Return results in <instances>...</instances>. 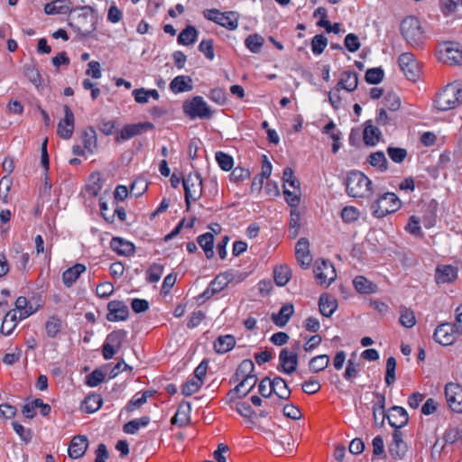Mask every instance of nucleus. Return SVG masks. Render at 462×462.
<instances>
[{"mask_svg": "<svg viewBox=\"0 0 462 462\" xmlns=\"http://www.w3.org/2000/svg\"><path fill=\"white\" fill-rule=\"evenodd\" d=\"M198 244L204 250L205 255L208 259H210L214 255V236L210 233H205L198 236Z\"/></svg>", "mask_w": 462, "mask_h": 462, "instance_id": "nucleus-42", "label": "nucleus"}, {"mask_svg": "<svg viewBox=\"0 0 462 462\" xmlns=\"http://www.w3.org/2000/svg\"><path fill=\"white\" fill-rule=\"evenodd\" d=\"M236 345V339L232 335L219 336L214 343V348L218 354L230 351Z\"/></svg>", "mask_w": 462, "mask_h": 462, "instance_id": "nucleus-40", "label": "nucleus"}, {"mask_svg": "<svg viewBox=\"0 0 462 462\" xmlns=\"http://www.w3.org/2000/svg\"><path fill=\"white\" fill-rule=\"evenodd\" d=\"M402 207V201L393 192H385L371 205L373 215L382 218L389 214L396 212Z\"/></svg>", "mask_w": 462, "mask_h": 462, "instance_id": "nucleus-7", "label": "nucleus"}, {"mask_svg": "<svg viewBox=\"0 0 462 462\" xmlns=\"http://www.w3.org/2000/svg\"><path fill=\"white\" fill-rule=\"evenodd\" d=\"M198 39V31L192 25H188L178 36V43L181 45H191Z\"/></svg>", "mask_w": 462, "mask_h": 462, "instance_id": "nucleus-43", "label": "nucleus"}, {"mask_svg": "<svg viewBox=\"0 0 462 462\" xmlns=\"http://www.w3.org/2000/svg\"><path fill=\"white\" fill-rule=\"evenodd\" d=\"M257 376H249L240 379V383L235 389L228 393V397L233 400L236 396L245 397L248 394L257 393Z\"/></svg>", "mask_w": 462, "mask_h": 462, "instance_id": "nucleus-18", "label": "nucleus"}, {"mask_svg": "<svg viewBox=\"0 0 462 462\" xmlns=\"http://www.w3.org/2000/svg\"><path fill=\"white\" fill-rule=\"evenodd\" d=\"M328 45V39L323 34L315 35L311 41V50L314 54H321Z\"/></svg>", "mask_w": 462, "mask_h": 462, "instance_id": "nucleus-60", "label": "nucleus"}, {"mask_svg": "<svg viewBox=\"0 0 462 462\" xmlns=\"http://www.w3.org/2000/svg\"><path fill=\"white\" fill-rule=\"evenodd\" d=\"M291 391L282 377L262 379V397L267 399L266 404L282 406V402L290 398Z\"/></svg>", "mask_w": 462, "mask_h": 462, "instance_id": "nucleus-1", "label": "nucleus"}, {"mask_svg": "<svg viewBox=\"0 0 462 462\" xmlns=\"http://www.w3.org/2000/svg\"><path fill=\"white\" fill-rule=\"evenodd\" d=\"M203 384V380L191 378L186 382L182 388L181 393L185 396H190L199 392Z\"/></svg>", "mask_w": 462, "mask_h": 462, "instance_id": "nucleus-54", "label": "nucleus"}, {"mask_svg": "<svg viewBox=\"0 0 462 462\" xmlns=\"http://www.w3.org/2000/svg\"><path fill=\"white\" fill-rule=\"evenodd\" d=\"M150 396H152V393L149 391L135 393L128 402L124 410L126 412H133L135 410H138L147 402V399Z\"/></svg>", "mask_w": 462, "mask_h": 462, "instance_id": "nucleus-41", "label": "nucleus"}, {"mask_svg": "<svg viewBox=\"0 0 462 462\" xmlns=\"http://www.w3.org/2000/svg\"><path fill=\"white\" fill-rule=\"evenodd\" d=\"M396 360L393 356H390L386 361L385 383L390 386L395 381Z\"/></svg>", "mask_w": 462, "mask_h": 462, "instance_id": "nucleus-59", "label": "nucleus"}, {"mask_svg": "<svg viewBox=\"0 0 462 462\" xmlns=\"http://www.w3.org/2000/svg\"><path fill=\"white\" fill-rule=\"evenodd\" d=\"M260 384L257 393L249 396L248 399L239 401L236 403V411L243 417L245 425L249 429L257 428L260 421Z\"/></svg>", "mask_w": 462, "mask_h": 462, "instance_id": "nucleus-2", "label": "nucleus"}, {"mask_svg": "<svg viewBox=\"0 0 462 462\" xmlns=\"http://www.w3.org/2000/svg\"><path fill=\"white\" fill-rule=\"evenodd\" d=\"M185 191V203L187 209L190 208L191 201H197L202 195V178L199 172L189 173L182 180Z\"/></svg>", "mask_w": 462, "mask_h": 462, "instance_id": "nucleus-9", "label": "nucleus"}, {"mask_svg": "<svg viewBox=\"0 0 462 462\" xmlns=\"http://www.w3.org/2000/svg\"><path fill=\"white\" fill-rule=\"evenodd\" d=\"M74 11L69 0H53L44 5L47 14H66Z\"/></svg>", "mask_w": 462, "mask_h": 462, "instance_id": "nucleus-25", "label": "nucleus"}, {"mask_svg": "<svg viewBox=\"0 0 462 462\" xmlns=\"http://www.w3.org/2000/svg\"><path fill=\"white\" fill-rule=\"evenodd\" d=\"M110 247L119 255L130 256L134 253V245L133 243L121 237H113L110 242Z\"/></svg>", "mask_w": 462, "mask_h": 462, "instance_id": "nucleus-27", "label": "nucleus"}, {"mask_svg": "<svg viewBox=\"0 0 462 462\" xmlns=\"http://www.w3.org/2000/svg\"><path fill=\"white\" fill-rule=\"evenodd\" d=\"M384 73L381 68H373L367 69L365 79L369 84H378L383 79Z\"/></svg>", "mask_w": 462, "mask_h": 462, "instance_id": "nucleus-61", "label": "nucleus"}, {"mask_svg": "<svg viewBox=\"0 0 462 462\" xmlns=\"http://www.w3.org/2000/svg\"><path fill=\"white\" fill-rule=\"evenodd\" d=\"M329 356L328 355H319L310 359L309 368L313 373H319L328 367Z\"/></svg>", "mask_w": 462, "mask_h": 462, "instance_id": "nucleus-48", "label": "nucleus"}, {"mask_svg": "<svg viewBox=\"0 0 462 462\" xmlns=\"http://www.w3.org/2000/svg\"><path fill=\"white\" fill-rule=\"evenodd\" d=\"M440 9L448 16L455 13L458 6H462V0H439Z\"/></svg>", "mask_w": 462, "mask_h": 462, "instance_id": "nucleus-57", "label": "nucleus"}, {"mask_svg": "<svg viewBox=\"0 0 462 462\" xmlns=\"http://www.w3.org/2000/svg\"><path fill=\"white\" fill-rule=\"evenodd\" d=\"M399 66L406 78L411 80H415L419 76V65L415 56L411 52H404L399 56Z\"/></svg>", "mask_w": 462, "mask_h": 462, "instance_id": "nucleus-17", "label": "nucleus"}, {"mask_svg": "<svg viewBox=\"0 0 462 462\" xmlns=\"http://www.w3.org/2000/svg\"><path fill=\"white\" fill-rule=\"evenodd\" d=\"M183 111L190 119L210 118L212 112L203 97L197 96L183 104Z\"/></svg>", "mask_w": 462, "mask_h": 462, "instance_id": "nucleus-10", "label": "nucleus"}, {"mask_svg": "<svg viewBox=\"0 0 462 462\" xmlns=\"http://www.w3.org/2000/svg\"><path fill=\"white\" fill-rule=\"evenodd\" d=\"M192 79L189 76L180 75L170 83V89L174 94H180L192 90Z\"/></svg>", "mask_w": 462, "mask_h": 462, "instance_id": "nucleus-28", "label": "nucleus"}, {"mask_svg": "<svg viewBox=\"0 0 462 462\" xmlns=\"http://www.w3.org/2000/svg\"><path fill=\"white\" fill-rule=\"evenodd\" d=\"M383 104L390 111H397L401 107V98L395 93H388L383 97Z\"/></svg>", "mask_w": 462, "mask_h": 462, "instance_id": "nucleus-63", "label": "nucleus"}, {"mask_svg": "<svg viewBox=\"0 0 462 462\" xmlns=\"http://www.w3.org/2000/svg\"><path fill=\"white\" fill-rule=\"evenodd\" d=\"M216 161L219 167L224 171H230L234 165L233 158L223 152H217L216 153Z\"/></svg>", "mask_w": 462, "mask_h": 462, "instance_id": "nucleus-62", "label": "nucleus"}, {"mask_svg": "<svg viewBox=\"0 0 462 462\" xmlns=\"http://www.w3.org/2000/svg\"><path fill=\"white\" fill-rule=\"evenodd\" d=\"M386 418L389 424L395 429L404 427L409 420L406 410L401 406H393L387 412Z\"/></svg>", "mask_w": 462, "mask_h": 462, "instance_id": "nucleus-22", "label": "nucleus"}, {"mask_svg": "<svg viewBox=\"0 0 462 462\" xmlns=\"http://www.w3.org/2000/svg\"><path fill=\"white\" fill-rule=\"evenodd\" d=\"M457 277V269L450 264L438 265L436 268L435 281L438 284L449 283Z\"/></svg>", "mask_w": 462, "mask_h": 462, "instance_id": "nucleus-24", "label": "nucleus"}, {"mask_svg": "<svg viewBox=\"0 0 462 462\" xmlns=\"http://www.w3.org/2000/svg\"><path fill=\"white\" fill-rule=\"evenodd\" d=\"M353 285L361 294H372L376 292L377 286L363 275H358L353 280Z\"/></svg>", "mask_w": 462, "mask_h": 462, "instance_id": "nucleus-33", "label": "nucleus"}, {"mask_svg": "<svg viewBox=\"0 0 462 462\" xmlns=\"http://www.w3.org/2000/svg\"><path fill=\"white\" fill-rule=\"evenodd\" d=\"M402 36L413 48H422L426 41L425 32L420 20L410 15L405 17L400 26Z\"/></svg>", "mask_w": 462, "mask_h": 462, "instance_id": "nucleus-4", "label": "nucleus"}, {"mask_svg": "<svg viewBox=\"0 0 462 462\" xmlns=\"http://www.w3.org/2000/svg\"><path fill=\"white\" fill-rule=\"evenodd\" d=\"M400 323L407 328H412L416 324L414 312L406 307H402L400 310Z\"/></svg>", "mask_w": 462, "mask_h": 462, "instance_id": "nucleus-51", "label": "nucleus"}, {"mask_svg": "<svg viewBox=\"0 0 462 462\" xmlns=\"http://www.w3.org/2000/svg\"><path fill=\"white\" fill-rule=\"evenodd\" d=\"M150 122L125 125L116 134V141L118 143L127 141L136 135L153 129Z\"/></svg>", "mask_w": 462, "mask_h": 462, "instance_id": "nucleus-14", "label": "nucleus"}, {"mask_svg": "<svg viewBox=\"0 0 462 462\" xmlns=\"http://www.w3.org/2000/svg\"><path fill=\"white\" fill-rule=\"evenodd\" d=\"M125 336V330H115L107 335L105 342L119 349Z\"/></svg>", "mask_w": 462, "mask_h": 462, "instance_id": "nucleus-58", "label": "nucleus"}, {"mask_svg": "<svg viewBox=\"0 0 462 462\" xmlns=\"http://www.w3.org/2000/svg\"><path fill=\"white\" fill-rule=\"evenodd\" d=\"M15 308L20 312L19 319H24L29 316L35 313L38 310L37 307H33L25 297H18L15 300Z\"/></svg>", "mask_w": 462, "mask_h": 462, "instance_id": "nucleus-39", "label": "nucleus"}, {"mask_svg": "<svg viewBox=\"0 0 462 462\" xmlns=\"http://www.w3.org/2000/svg\"><path fill=\"white\" fill-rule=\"evenodd\" d=\"M358 85V77L355 71H344L340 75V79L337 84L341 89L352 92L356 89Z\"/></svg>", "mask_w": 462, "mask_h": 462, "instance_id": "nucleus-30", "label": "nucleus"}, {"mask_svg": "<svg viewBox=\"0 0 462 462\" xmlns=\"http://www.w3.org/2000/svg\"><path fill=\"white\" fill-rule=\"evenodd\" d=\"M313 273L317 282L324 287H328L337 278L334 265L324 259L315 262Z\"/></svg>", "mask_w": 462, "mask_h": 462, "instance_id": "nucleus-11", "label": "nucleus"}, {"mask_svg": "<svg viewBox=\"0 0 462 462\" xmlns=\"http://www.w3.org/2000/svg\"><path fill=\"white\" fill-rule=\"evenodd\" d=\"M24 77L37 88L40 89L42 87V78L32 63L25 64L23 68Z\"/></svg>", "mask_w": 462, "mask_h": 462, "instance_id": "nucleus-35", "label": "nucleus"}, {"mask_svg": "<svg viewBox=\"0 0 462 462\" xmlns=\"http://www.w3.org/2000/svg\"><path fill=\"white\" fill-rule=\"evenodd\" d=\"M254 370V365L253 361L249 359H245L240 363L236 372V380H240L242 378L249 377V376H256L255 374H252Z\"/></svg>", "mask_w": 462, "mask_h": 462, "instance_id": "nucleus-49", "label": "nucleus"}, {"mask_svg": "<svg viewBox=\"0 0 462 462\" xmlns=\"http://www.w3.org/2000/svg\"><path fill=\"white\" fill-rule=\"evenodd\" d=\"M300 228V215L297 209L291 211L289 232L291 238H296Z\"/></svg>", "mask_w": 462, "mask_h": 462, "instance_id": "nucleus-52", "label": "nucleus"}, {"mask_svg": "<svg viewBox=\"0 0 462 462\" xmlns=\"http://www.w3.org/2000/svg\"><path fill=\"white\" fill-rule=\"evenodd\" d=\"M462 103V88L459 84L452 83L445 86L434 99V107L439 111H448L456 108Z\"/></svg>", "mask_w": 462, "mask_h": 462, "instance_id": "nucleus-6", "label": "nucleus"}, {"mask_svg": "<svg viewBox=\"0 0 462 462\" xmlns=\"http://www.w3.org/2000/svg\"><path fill=\"white\" fill-rule=\"evenodd\" d=\"M88 440L84 435L75 436L69 445L68 453L70 458L78 459L83 457L88 449Z\"/></svg>", "mask_w": 462, "mask_h": 462, "instance_id": "nucleus-23", "label": "nucleus"}, {"mask_svg": "<svg viewBox=\"0 0 462 462\" xmlns=\"http://www.w3.org/2000/svg\"><path fill=\"white\" fill-rule=\"evenodd\" d=\"M387 153L391 160L396 163L402 162L407 157V151L404 148L388 147Z\"/></svg>", "mask_w": 462, "mask_h": 462, "instance_id": "nucleus-64", "label": "nucleus"}, {"mask_svg": "<svg viewBox=\"0 0 462 462\" xmlns=\"http://www.w3.org/2000/svg\"><path fill=\"white\" fill-rule=\"evenodd\" d=\"M458 335H461L451 323H443L437 327L434 339L442 346L452 345Z\"/></svg>", "mask_w": 462, "mask_h": 462, "instance_id": "nucleus-15", "label": "nucleus"}, {"mask_svg": "<svg viewBox=\"0 0 462 462\" xmlns=\"http://www.w3.org/2000/svg\"><path fill=\"white\" fill-rule=\"evenodd\" d=\"M376 397L378 399V402L376 404H374L373 408V414L374 419L375 421L378 420L379 418H381L382 422H383L384 419L386 418L385 411H384V403H385V397L382 394L376 393Z\"/></svg>", "mask_w": 462, "mask_h": 462, "instance_id": "nucleus-56", "label": "nucleus"}, {"mask_svg": "<svg viewBox=\"0 0 462 462\" xmlns=\"http://www.w3.org/2000/svg\"><path fill=\"white\" fill-rule=\"evenodd\" d=\"M380 137L381 131L372 124L371 120L367 121L364 129V142L365 144L374 146L379 142Z\"/></svg>", "mask_w": 462, "mask_h": 462, "instance_id": "nucleus-38", "label": "nucleus"}, {"mask_svg": "<svg viewBox=\"0 0 462 462\" xmlns=\"http://www.w3.org/2000/svg\"><path fill=\"white\" fill-rule=\"evenodd\" d=\"M367 162L378 171L383 172L388 168V162L383 152H375L369 155Z\"/></svg>", "mask_w": 462, "mask_h": 462, "instance_id": "nucleus-46", "label": "nucleus"}, {"mask_svg": "<svg viewBox=\"0 0 462 462\" xmlns=\"http://www.w3.org/2000/svg\"><path fill=\"white\" fill-rule=\"evenodd\" d=\"M61 328V320L56 317H51L45 324L46 334L50 337H55Z\"/></svg>", "mask_w": 462, "mask_h": 462, "instance_id": "nucleus-55", "label": "nucleus"}, {"mask_svg": "<svg viewBox=\"0 0 462 462\" xmlns=\"http://www.w3.org/2000/svg\"><path fill=\"white\" fill-rule=\"evenodd\" d=\"M294 313V307L291 303L284 304L278 313L272 314L273 322L280 327H284Z\"/></svg>", "mask_w": 462, "mask_h": 462, "instance_id": "nucleus-29", "label": "nucleus"}, {"mask_svg": "<svg viewBox=\"0 0 462 462\" xmlns=\"http://www.w3.org/2000/svg\"><path fill=\"white\" fill-rule=\"evenodd\" d=\"M132 95L134 101L142 105L148 103L150 98L158 100L160 97V94L156 89H146L144 88L134 89Z\"/></svg>", "mask_w": 462, "mask_h": 462, "instance_id": "nucleus-37", "label": "nucleus"}, {"mask_svg": "<svg viewBox=\"0 0 462 462\" xmlns=\"http://www.w3.org/2000/svg\"><path fill=\"white\" fill-rule=\"evenodd\" d=\"M346 192L353 198H370L373 193L372 180L359 171H352L346 179Z\"/></svg>", "mask_w": 462, "mask_h": 462, "instance_id": "nucleus-5", "label": "nucleus"}, {"mask_svg": "<svg viewBox=\"0 0 462 462\" xmlns=\"http://www.w3.org/2000/svg\"><path fill=\"white\" fill-rule=\"evenodd\" d=\"M273 277L277 285H286L291 278V270L287 265H280L273 270Z\"/></svg>", "mask_w": 462, "mask_h": 462, "instance_id": "nucleus-45", "label": "nucleus"}, {"mask_svg": "<svg viewBox=\"0 0 462 462\" xmlns=\"http://www.w3.org/2000/svg\"><path fill=\"white\" fill-rule=\"evenodd\" d=\"M64 117L60 119L57 126V134L62 139H69L74 132L75 116L69 106H63Z\"/></svg>", "mask_w": 462, "mask_h": 462, "instance_id": "nucleus-16", "label": "nucleus"}, {"mask_svg": "<svg viewBox=\"0 0 462 462\" xmlns=\"http://www.w3.org/2000/svg\"><path fill=\"white\" fill-rule=\"evenodd\" d=\"M234 277L235 274L232 271L222 273L216 276V278L211 282L209 289L212 292L220 291L234 280Z\"/></svg>", "mask_w": 462, "mask_h": 462, "instance_id": "nucleus-34", "label": "nucleus"}, {"mask_svg": "<svg viewBox=\"0 0 462 462\" xmlns=\"http://www.w3.org/2000/svg\"><path fill=\"white\" fill-rule=\"evenodd\" d=\"M282 180H283V188L291 187L293 189H300V181L299 180L294 176L293 171L291 168H285L283 170V175H282Z\"/></svg>", "mask_w": 462, "mask_h": 462, "instance_id": "nucleus-53", "label": "nucleus"}, {"mask_svg": "<svg viewBox=\"0 0 462 462\" xmlns=\"http://www.w3.org/2000/svg\"><path fill=\"white\" fill-rule=\"evenodd\" d=\"M164 267L160 263H152L146 271V281L150 283L158 282L163 273Z\"/></svg>", "mask_w": 462, "mask_h": 462, "instance_id": "nucleus-50", "label": "nucleus"}, {"mask_svg": "<svg viewBox=\"0 0 462 462\" xmlns=\"http://www.w3.org/2000/svg\"><path fill=\"white\" fill-rule=\"evenodd\" d=\"M103 403V399L100 394H89L83 402L82 410L88 413H93L98 411Z\"/></svg>", "mask_w": 462, "mask_h": 462, "instance_id": "nucleus-44", "label": "nucleus"}, {"mask_svg": "<svg viewBox=\"0 0 462 462\" xmlns=\"http://www.w3.org/2000/svg\"><path fill=\"white\" fill-rule=\"evenodd\" d=\"M87 271L86 265L82 263H75L73 266L65 270L62 273L63 284L69 288L71 287L79 276Z\"/></svg>", "mask_w": 462, "mask_h": 462, "instance_id": "nucleus-26", "label": "nucleus"}, {"mask_svg": "<svg viewBox=\"0 0 462 462\" xmlns=\"http://www.w3.org/2000/svg\"><path fill=\"white\" fill-rule=\"evenodd\" d=\"M203 16L227 30H236L238 26V15L236 12H221L218 9H206L203 11Z\"/></svg>", "mask_w": 462, "mask_h": 462, "instance_id": "nucleus-8", "label": "nucleus"}, {"mask_svg": "<svg viewBox=\"0 0 462 462\" xmlns=\"http://www.w3.org/2000/svg\"><path fill=\"white\" fill-rule=\"evenodd\" d=\"M190 404L189 402H182L179 405L175 415L171 419L172 424H177L180 427L186 426L189 421Z\"/></svg>", "mask_w": 462, "mask_h": 462, "instance_id": "nucleus-36", "label": "nucleus"}, {"mask_svg": "<svg viewBox=\"0 0 462 462\" xmlns=\"http://www.w3.org/2000/svg\"><path fill=\"white\" fill-rule=\"evenodd\" d=\"M295 255L299 264L307 269L312 263V255L310 251V243L307 238L301 237L298 240L295 246Z\"/></svg>", "mask_w": 462, "mask_h": 462, "instance_id": "nucleus-21", "label": "nucleus"}, {"mask_svg": "<svg viewBox=\"0 0 462 462\" xmlns=\"http://www.w3.org/2000/svg\"><path fill=\"white\" fill-rule=\"evenodd\" d=\"M106 319L111 322L126 320L129 315L127 305L121 300H112L107 304Z\"/></svg>", "mask_w": 462, "mask_h": 462, "instance_id": "nucleus-20", "label": "nucleus"}, {"mask_svg": "<svg viewBox=\"0 0 462 462\" xmlns=\"http://www.w3.org/2000/svg\"><path fill=\"white\" fill-rule=\"evenodd\" d=\"M319 307L320 313L324 317L329 318L336 311L337 301L328 294H322L319 300Z\"/></svg>", "mask_w": 462, "mask_h": 462, "instance_id": "nucleus-31", "label": "nucleus"}, {"mask_svg": "<svg viewBox=\"0 0 462 462\" xmlns=\"http://www.w3.org/2000/svg\"><path fill=\"white\" fill-rule=\"evenodd\" d=\"M438 58L441 62L450 66L460 65L462 64V51L451 42H444L439 48Z\"/></svg>", "mask_w": 462, "mask_h": 462, "instance_id": "nucleus-12", "label": "nucleus"}, {"mask_svg": "<svg viewBox=\"0 0 462 462\" xmlns=\"http://www.w3.org/2000/svg\"><path fill=\"white\" fill-rule=\"evenodd\" d=\"M102 180L98 173L92 174L86 186V192L91 197H97L102 189Z\"/></svg>", "mask_w": 462, "mask_h": 462, "instance_id": "nucleus-47", "label": "nucleus"}, {"mask_svg": "<svg viewBox=\"0 0 462 462\" xmlns=\"http://www.w3.org/2000/svg\"><path fill=\"white\" fill-rule=\"evenodd\" d=\"M81 140L87 152L93 154L97 148V133L92 126L86 128L82 134Z\"/></svg>", "mask_w": 462, "mask_h": 462, "instance_id": "nucleus-32", "label": "nucleus"}, {"mask_svg": "<svg viewBox=\"0 0 462 462\" xmlns=\"http://www.w3.org/2000/svg\"><path fill=\"white\" fill-rule=\"evenodd\" d=\"M445 398L448 408L457 413H462V386L448 383L445 386Z\"/></svg>", "mask_w": 462, "mask_h": 462, "instance_id": "nucleus-13", "label": "nucleus"}, {"mask_svg": "<svg viewBox=\"0 0 462 462\" xmlns=\"http://www.w3.org/2000/svg\"><path fill=\"white\" fill-rule=\"evenodd\" d=\"M300 347V342L296 343L295 349L289 351L288 349H282L280 353V363L282 371L286 374H291L297 369L298 365V350Z\"/></svg>", "mask_w": 462, "mask_h": 462, "instance_id": "nucleus-19", "label": "nucleus"}, {"mask_svg": "<svg viewBox=\"0 0 462 462\" xmlns=\"http://www.w3.org/2000/svg\"><path fill=\"white\" fill-rule=\"evenodd\" d=\"M81 13L70 14L68 23L81 36L88 37L97 29V16L95 10L88 5L81 6Z\"/></svg>", "mask_w": 462, "mask_h": 462, "instance_id": "nucleus-3", "label": "nucleus"}]
</instances>
